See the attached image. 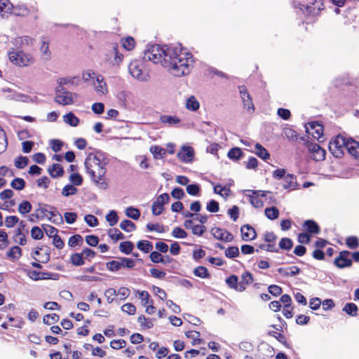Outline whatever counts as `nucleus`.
<instances>
[{"instance_id": "nucleus-29", "label": "nucleus", "mask_w": 359, "mask_h": 359, "mask_svg": "<svg viewBox=\"0 0 359 359\" xmlns=\"http://www.w3.org/2000/svg\"><path fill=\"white\" fill-rule=\"evenodd\" d=\"M255 154L261 158L266 160L269 158L270 154L268 151L260 144L257 143L255 144Z\"/></svg>"}, {"instance_id": "nucleus-12", "label": "nucleus", "mask_w": 359, "mask_h": 359, "mask_svg": "<svg viewBox=\"0 0 359 359\" xmlns=\"http://www.w3.org/2000/svg\"><path fill=\"white\" fill-rule=\"evenodd\" d=\"M107 56L109 59H111L113 57L115 64L118 65L122 62L123 55L118 52V45L117 43H112L109 46Z\"/></svg>"}, {"instance_id": "nucleus-46", "label": "nucleus", "mask_w": 359, "mask_h": 359, "mask_svg": "<svg viewBox=\"0 0 359 359\" xmlns=\"http://www.w3.org/2000/svg\"><path fill=\"white\" fill-rule=\"evenodd\" d=\"M70 262L74 266H81L84 264V259L83 254L74 253L70 257Z\"/></svg>"}, {"instance_id": "nucleus-61", "label": "nucleus", "mask_w": 359, "mask_h": 359, "mask_svg": "<svg viewBox=\"0 0 359 359\" xmlns=\"http://www.w3.org/2000/svg\"><path fill=\"white\" fill-rule=\"evenodd\" d=\"M150 151L154 154L155 158H163L166 154L165 149L159 146L151 147Z\"/></svg>"}, {"instance_id": "nucleus-63", "label": "nucleus", "mask_w": 359, "mask_h": 359, "mask_svg": "<svg viewBox=\"0 0 359 359\" xmlns=\"http://www.w3.org/2000/svg\"><path fill=\"white\" fill-rule=\"evenodd\" d=\"M77 192V189L72 184H67L64 187L62 190V194L64 196H69L71 195H74Z\"/></svg>"}, {"instance_id": "nucleus-22", "label": "nucleus", "mask_w": 359, "mask_h": 359, "mask_svg": "<svg viewBox=\"0 0 359 359\" xmlns=\"http://www.w3.org/2000/svg\"><path fill=\"white\" fill-rule=\"evenodd\" d=\"M48 172L53 178L62 177L65 172L62 166L58 163H54L49 166Z\"/></svg>"}, {"instance_id": "nucleus-17", "label": "nucleus", "mask_w": 359, "mask_h": 359, "mask_svg": "<svg viewBox=\"0 0 359 359\" xmlns=\"http://www.w3.org/2000/svg\"><path fill=\"white\" fill-rule=\"evenodd\" d=\"M254 280L253 276L250 271H245L241 276L239 282L238 292H243L247 287L250 285Z\"/></svg>"}, {"instance_id": "nucleus-11", "label": "nucleus", "mask_w": 359, "mask_h": 359, "mask_svg": "<svg viewBox=\"0 0 359 359\" xmlns=\"http://www.w3.org/2000/svg\"><path fill=\"white\" fill-rule=\"evenodd\" d=\"M240 94L241 97L243 100V106L244 107L249 111V112H254L255 111V106L252 102V99L247 90L246 87L245 86H242L239 87Z\"/></svg>"}, {"instance_id": "nucleus-52", "label": "nucleus", "mask_w": 359, "mask_h": 359, "mask_svg": "<svg viewBox=\"0 0 359 359\" xmlns=\"http://www.w3.org/2000/svg\"><path fill=\"white\" fill-rule=\"evenodd\" d=\"M106 220L109 222L110 226H114L118 221V217L115 210H110L106 216Z\"/></svg>"}, {"instance_id": "nucleus-25", "label": "nucleus", "mask_w": 359, "mask_h": 359, "mask_svg": "<svg viewBox=\"0 0 359 359\" xmlns=\"http://www.w3.org/2000/svg\"><path fill=\"white\" fill-rule=\"evenodd\" d=\"M277 236L273 232H266L264 234V241L268 245H273V252H278V248L276 247Z\"/></svg>"}, {"instance_id": "nucleus-34", "label": "nucleus", "mask_w": 359, "mask_h": 359, "mask_svg": "<svg viewBox=\"0 0 359 359\" xmlns=\"http://www.w3.org/2000/svg\"><path fill=\"white\" fill-rule=\"evenodd\" d=\"M226 283L230 288L238 292L239 282L237 276L231 275L226 279Z\"/></svg>"}, {"instance_id": "nucleus-5", "label": "nucleus", "mask_w": 359, "mask_h": 359, "mask_svg": "<svg viewBox=\"0 0 359 359\" xmlns=\"http://www.w3.org/2000/svg\"><path fill=\"white\" fill-rule=\"evenodd\" d=\"M166 47L157 44L150 46L144 53V59L154 64L161 63L163 66Z\"/></svg>"}, {"instance_id": "nucleus-8", "label": "nucleus", "mask_w": 359, "mask_h": 359, "mask_svg": "<svg viewBox=\"0 0 359 359\" xmlns=\"http://www.w3.org/2000/svg\"><path fill=\"white\" fill-rule=\"evenodd\" d=\"M210 233L215 239L226 243L231 242L234 238L231 232L219 227H212Z\"/></svg>"}, {"instance_id": "nucleus-18", "label": "nucleus", "mask_w": 359, "mask_h": 359, "mask_svg": "<svg viewBox=\"0 0 359 359\" xmlns=\"http://www.w3.org/2000/svg\"><path fill=\"white\" fill-rule=\"evenodd\" d=\"M252 195H250V201L251 204L255 208H261L263 206V202L259 196L265 197L266 191H251Z\"/></svg>"}, {"instance_id": "nucleus-2", "label": "nucleus", "mask_w": 359, "mask_h": 359, "mask_svg": "<svg viewBox=\"0 0 359 359\" xmlns=\"http://www.w3.org/2000/svg\"><path fill=\"white\" fill-rule=\"evenodd\" d=\"M84 164L90 179L96 184L100 183L106 173L105 163L97 155L90 153Z\"/></svg>"}, {"instance_id": "nucleus-40", "label": "nucleus", "mask_w": 359, "mask_h": 359, "mask_svg": "<svg viewBox=\"0 0 359 359\" xmlns=\"http://www.w3.org/2000/svg\"><path fill=\"white\" fill-rule=\"evenodd\" d=\"M6 255L11 259H18L22 255L21 248L19 246H13L7 252Z\"/></svg>"}, {"instance_id": "nucleus-49", "label": "nucleus", "mask_w": 359, "mask_h": 359, "mask_svg": "<svg viewBox=\"0 0 359 359\" xmlns=\"http://www.w3.org/2000/svg\"><path fill=\"white\" fill-rule=\"evenodd\" d=\"M126 215L127 217L134 220H137L140 218V212L137 208L133 207H128L126 210Z\"/></svg>"}, {"instance_id": "nucleus-62", "label": "nucleus", "mask_w": 359, "mask_h": 359, "mask_svg": "<svg viewBox=\"0 0 359 359\" xmlns=\"http://www.w3.org/2000/svg\"><path fill=\"white\" fill-rule=\"evenodd\" d=\"M239 255V249L236 246H230L225 251V256L228 258H234Z\"/></svg>"}, {"instance_id": "nucleus-55", "label": "nucleus", "mask_w": 359, "mask_h": 359, "mask_svg": "<svg viewBox=\"0 0 359 359\" xmlns=\"http://www.w3.org/2000/svg\"><path fill=\"white\" fill-rule=\"evenodd\" d=\"M13 240L15 243H17L21 245H24L27 243V239L25 235L22 232L20 229H18L17 233L13 236Z\"/></svg>"}, {"instance_id": "nucleus-50", "label": "nucleus", "mask_w": 359, "mask_h": 359, "mask_svg": "<svg viewBox=\"0 0 359 359\" xmlns=\"http://www.w3.org/2000/svg\"><path fill=\"white\" fill-rule=\"evenodd\" d=\"M11 186L16 190H22L25 187V182L22 178L16 177L11 182Z\"/></svg>"}, {"instance_id": "nucleus-45", "label": "nucleus", "mask_w": 359, "mask_h": 359, "mask_svg": "<svg viewBox=\"0 0 359 359\" xmlns=\"http://www.w3.org/2000/svg\"><path fill=\"white\" fill-rule=\"evenodd\" d=\"M32 208L31 203L28 201H22L18 206V212L22 215L29 213Z\"/></svg>"}, {"instance_id": "nucleus-64", "label": "nucleus", "mask_w": 359, "mask_h": 359, "mask_svg": "<svg viewBox=\"0 0 359 359\" xmlns=\"http://www.w3.org/2000/svg\"><path fill=\"white\" fill-rule=\"evenodd\" d=\"M149 258L154 263H165L163 256L158 252L153 251L150 253Z\"/></svg>"}, {"instance_id": "nucleus-37", "label": "nucleus", "mask_w": 359, "mask_h": 359, "mask_svg": "<svg viewBox=\"0 0 359 359\" xmlns=\"http://www.w3.org/2000/svg\"><path fill=\"white\" fill-rule=\"evenodd\" d=\"M83 242V237L79 234H75L69 237L68 240V245L71 248H74L77 245H81Z\"/></svg>"}, {"instance_id": "nucleus-19", "label": "nucleus", "mask_w": 359, "mask_h": 359, "mask_svg": "<svg viewBox=\"0 0 359 359\" xmlns=\"http://www.w3.org/2000/svg\"><path fill=\"white\" fill-rule=\"evenodd\" d=\"M47 219L55 224H61L63 223V219L61 214L54 207H50L49 214Z\"/></svg>"}, {"instance_id": "nucleus-32", "label": "nucleus", "mask_w": 359, "mask_h": 359, "mask_svg": "<svg viewBox=\"0 0 359 359\" xmlns=\"http://www.w3.org/2000/svg\"><path fill=\"white\" fill-rule=\"evenodd\" d=\"M160 121L163 123H167L170 126L178 124L180 119L177 116L161 115L159 118Z\"/></svg>"}, {"instance_id": "nucleus-42", "label": "nucleus", "mask_w": 359, "mask_h": 359, "mask_svg": "<svg viewBox=\"0 0 359 359\" xmlns=\"http://www.w3.org/2000/svg\"><path fill=\"white\" fill-rule=\"evenodd\" d=\"M194 274L201 278H207L210 277V273L208 269L203 266H199L194 270Z\"/></svg>"}, {"instance_id": "nucleus-15", "label": "nucleus", "mask_w": 359, "mask_h": 359, "mask_svg": "<svg viewBox=\"0 0 359 359\" xmlns=\"http://www.w3.org/2000/svg\"><path fill=\"white\" fill-rule=\"evenodd\" d=\"M242 239L245 241L255 239L257 233L255 229L249 224H245L241 227Z\"/></svg>"}, {"instance_id": "nucleus-48", "label": "nucleus", "mask_w": 359, "mask_h": 359, "mask_svg": "<svg viewBox=\"0 0 359 359\" xmlns=\"http://www.w3.org/2000/svg\"><path fill=\"white\" fill-rule=\"evenodd\" d=\"M108 235L111 239L114 240L115 241L122 240L125 238L124 235L117 228L109 229L108 231Z\"/></svg>"}, {"instance_id": "nucleus-1", "label": "nucleus", "mask_w": 359, "mask_h": 359, "mask_svg": "<svg viewBox=\"0 0 359 359\" xmlns=\"http://www.w3.org/2000/svg\"><path fill=\"white\" fill-rule=\"evenodd\" d=\"M193 56L186 49L175 46L166 47L163 66L175 76L187 75L192 67Z\"/></svg>"}, {"instance_id": "nucleus-14", "label": "nucleus", "mask_w": 359, "mask_h": 359, "mask_svg": "<svg viewBox=\"0 0 359 359\" xmlns=\"http://www.w3.org/2000/svg\"><path fill=\"white\" fill-rule=\"evenodd\" d=\"M352 265L351 252L344 250L338 255V268L349 267Z\"/></svg>"}, {"instance_id": "nucleus-41", "label": "nucleus", "mask_w": 359, "mask_h": 359, "mask_svg": "<svg viewBox=\"0 0 359 359\" xmlns=\"http://www.w3.org/2000/svg\"><path fill=\"white\" fill-rule=\"evenodd\" d=\"M134 248L133 243L131 241H123L119 245V250L121 252L129 255Z\"/></svg>"}, {"instance_id": "nucleus-20", "label": "nucleus", "mask_w": 359, "mask_h": 359, "mask_svg": "<svg viewBox=\"0 0 359 359\" xmlns=\"http://www.w3.org/2000/svg\"><path fill=\"white\" fill-rule=\"evenodd\" d=\"M278 272L283 276H294L299 274L301 269L297 266L280 267L278 269Z\"/></svg>"}, {"instance_id": "nucleus-6", "label": "nucleus", "mask_w": 359, "mask_h": 359, "mask_svg": "<svg viewBox=\"0 0 359 359\" xmlns=\"http://www.w3.org/2000/svg\"><path fill=\"white\" fill-rule=\"evenodd\" d=\"M128 70L134 78L140 81H146L149 76L148 71L144 67V62L140 60L132 61L128 66Z\"/></svg>"}, {"instance_id": "nucleus-7", "label": "nucleus", "mask_w": 359, "mask_h": 359, "mask_svg": "<svg viewBox=\"0 0 359 359\" xmlns=\"http://www.w3.org/2000/svg\"><path fill=\"white\" fill-rule=\"evenodd\" d=\"M323 126L318 122H310L306 125V133L319 142H323Z\"/></svg>"}, {"instance_id": "nucleus-39", "label": "nucleus", "mask_w": 359, "mask_h": 359, "mask_svg": "<svg viewBox=\"0 0 359 359\" xmlns=\"http://www.w3.org/2000/svg\"><path fill=\"white\" fill-rule=\"evenodd\" d=\"M12 4L9 0H0V14L4 16L11 12Z\"/></svg>"}, {"instance_id": "nucleus-59", "label": "nucleus", "mask_w": 359, "mask_h": 359, "mask_svg": "<svg viewBox=\"0 0 359 359\" xmlns=\"http://www.w3.org/2000/svg\"><path fill=\"white\" fill-rule=\"evenodd\" d=\"M139 298L141 299L144 306L149 304H153V300L150 299V294L147 291L143 290L139 292Z\"/></svg>"}, {"instance_id": "nucleus-28", "label": "nucleus", "mask_w": 359, "mask_h": 359, "mask_svg": "<svg viewBox=\"0 0 359 359\" xmlns=\"http://www.w3.org/2000/svg\"><path fill=\"white\" fill-rule=\"evenodd\" d=\"M49 43L50 42L46 39V38H43L41 41V44L40 46V50L42 53L43 58L46 60H48L50 58L51 53L49 50Z\"/></svg>"}, {"instance_id": "nucleus-13", "label": "nucleus", "mask_w": 359, "mask_h": 359, "mask_svg": "<svg viewBox=\"0 0 359 359\" xmlns=\"http://www.w3.org/2000/svg\"><path fill=\"white\" fill-rule=\"evenodd\" d=\"M324 8L323 0H314L305 6L306 11L311 15H316Z\"/></svg>"}, {"instance_id": "nucleus-31", "label": "nucleus", "mask_w": 359, "mask_h": 359, "mask_svg": "<svg viewBox=\"0 0 359 359\" xmlns=\"http://www.w3.org/2000/svg\"><path fill=\"white\" fill-rule=\"evenodd\" d=\"M200 104L194 96L189 97L186 102V108L190 111H196L199 109Z\"/></svg>"}, {"instance_id": "nucleus-33", "label": "nucleus", "mask_w": 359, "mask_h": 359, "mask_svg": "<svg viewBox=\"0 0 359 359\" xmlns=\"http://www.w3.org/2000/svg\"><path fill=\"white\" fill-rule=\"evenodd\" d=\"M264 214H265V216L269 219L273 220L278 217L279 210L276 207L273 206L271 208H266L264 210Z\"/></svg>"}, {"instance_id": "nucleus-26", "label": "nucleus", "mask_w": 359, "mask_h": 359, "mask_svg": "<svg viewBox=\"0 0 359 359\" xmlns=\"http://www.w3.org/2000/svg\"><path fill=\"white\" fill-rule=\"evenodd\" d=\"M28 276L30 278H32L34 280H39L50 278L51 273L40 272V271H36L32 270V271H29L28 272Z\"/></svg>"}, {"instance_id": "nucleus-47", "label": "nucleus", "mask_w": 359, "mask_h": 359, "mask_svg": "<svg viewBox=\"0 0 359 359\" xmlns=\"http://www.w3.org/2000/svg\"><path fill=\"white\" fill-rule=\"evenodd\" d=\"M243 154V152L241 149L238 147H233L229 151L227 156L230 159L238 160Z\"/></svg>"}, {"instance_id": "nucleus-24", "label": "nucleus", "mask_w": 359, "mask_h": 359, "mask_svg": "<svg viewBox=\"0 0 359 359\" xmlns=\"http://www.w3.org/2000/svg\"><path fill=\"white\" fill-rule=\"evenodd\" d=\"M341 85L349 86L351 89L359 87V81L349 78L348 74H344L340 77Z\"/></svg>"}, {"instance_id": "nucleus-44", "label": "nucleus", "mask_w": 359, "mask_h": 359, "mask_svg": "<svg viewBox=\"0 0 359 359\" xmlns=\"http://www.w3.org/2000/svg\"><path fill=\"white\" fill-rule=\"evenodd\" d=\"M16 44H18L20 47L24 46H32L33 44L34 39L28 36H22L18 37L15 39Z\"/></svg>"}, {"instance_id": "nucleus-3", "label": "nucleus", "mask_w": 359, "mask_h": 359, "mask_svg": "<svg viewBox=\"0 0 359 359\" xmlns=\"http://www.w3.org/2000/svg\"><path fill=\"white\" fill-rule=\"evenodd\" d=\"M8 56L13 65L20 67H29L35 62V59L31 53L13 48L9 50Z\"/></svg>"}, {"instance_id": "nucleus-36", "label": "nucleus", "mask_w": 359, "mask_h": 359, "mask_svg": "<svg viewBox=\"0 0 359 359\" xmlns=\"http://www.w3.org/2000/svg\"><path fill=\"white\" fill-rule=\"evenodd\" d=\"M120 228L126 232H131L136 229V225L132 221L124 219L120 223Z\"/></svg>"}, {"instance_id": "nucleus-43", "label": "nucleus", "mask_w": 359, "mask_h": 359, "mask_svg": "<svg viewBox=\"0 0 359 359\" xmlns=\"http://www.w3.org/2000/svg\"><path fill=\"white\" fill-rule=\"evenodd\" d=\"M123 47L127 50H133L135 46V41L132 36H127L121 40Z\"/></svg>"}, {"instance_id": "nucleus-30", "label": "nucleus", "mask_w": 359, "mask_h": 359, "mask_svg": "<svg viewBox=\"0 0 359 359\" xmlns=\"http://www.w3.org/2000/svg\"><path fill=\"white\" fill-rule=\"evenodd\" d=\"M268 334L269 336L273 337L276 338L279 342L283 344L285 347L290 348V344L287 341V339L284 334L282 333L278 332L276 331H269Z\"/></svg>"}, {"instance_id": "nucleus-9", "label": "nucleus", "mask_w": 359, "mask_h": 359, "mask_svg": "<svg viewBox=\"0 0 359 359\" xmlns=\"http://www.w3.org/2000/svg\"><path fill=\"white\" fill-rule=\"evenodd\" d=\"M55 101L62 105L71 104L73 103L72 93L62 87L60 90H56Z\"/></svg>"}, {"instance_id": "nucleus-60", "label": "nucleus", "mask_w": 359, "mask_h": 359, "mask_svg": "<svg viewBox=\"0 0 359 359\" xmlns=\"http://www.w3.org/2000/svg\"><path fill=\"white\" fill-rule=\"evenodd\" d=\"M146 226L147 230L149 231H155L160 233L165 231V228L162 224L148 223Z\"/></svg>"}, {"instance_id": "nucleus-58", "label": "nucleus", "mask_w": 359, "mask_h": 359, "mask_svg": "<svg viewBox=\"0 0 359 359\" xmlns=\"http://www.w3.org/2000/svg\"><path fill=\"white\" fill-rule=\"evenodd\" d=\"M325 150L320 147L319 151L318 150L311 153V156L310 158L316 161H323L325 159Z\"/></svg>"}, {"instance_id": "nucleus-53", "label": "nucleus", "mask_w": 359, "mask_h": 359, "mask_svg": "<svg viewBox=\"0 0 359 359\" xmlns=\"http://www.w3.org/2000/svg\"><path fill=\"white\" fill-rule=\"evenodd\" d=\"M343 311L351 316H355L357 315L358 307L354 303H346Z\"/></svg>"}, {"instance_id": "nucleus-38", "label": "nucleus", "mask_w": 359, "mask_h": 359, "mask_svg": "<svg viewBox=\"0 0 359 359\" xmlns=\"http://www.w3.org/2000/svg\"><path fill=\"white\" fill-rule=\"evenodd\" d=\"M137 247L143 252L148 253L152 250L153 245L150 241L142 240L137 243Z\"/></svg>"}, {"instance_id": "nucleus-10", "label": "nucleus", "mask_w": 359, "mask_h": 359, "mask_svg": "<svg viewBox=\"0 0 359 359\" xmlns=\"http://www.w3.org/2000/svg\"><path fill=\"white\" fill-rule=\"evenodd\" d=\"M32 257L38 262H48L50 260V248L45 245L38 247L33 252Z\"/></svg>"}, {"instance_id": "nucleus-23", "label": "nucleus", "mask_w": 359, "mask_h": 359, "mask_svg": "<svg viewBox=\"0 0 359 359\" xmlns=\"http://www.w3.org/2000/svg\"><path fill=\"white\" fill-rule=\"evenodd\" d=\"M48 208L50 207L46 204L39 205V208L35 210V212L32 214V217H35V219H43L45 217H48L49 214V210Z\"/></svg>"}, {"instance_id": "nucleus-56", "label": "nucleus", "mask_w": 359, "mask_h": 359, "mask_svg": "<svg viewBox=\"0 0 359 359\" xmlns=\"http://www.w3.org/2000/svg\"><path fill=\"white\" fill-rule=\"evenodd\" d=\"M214 191L215 194L226 198L229 196L230 189L226 187H222L220 184H217L214 187Z\"/></svg>"}, {"instance_id": "nucleus-21", "label": "nucleus", "mask_w": 359, "mask_h": 359, "mask_svg": "<svg viewBox=\"0 0 359 359\" xmlns=\"http://www.w3.org/2000/svg\"><path fill=\"white\" fill-rule=\"evenodd\" d=\"M180 159L184 162H191L194 157V150L191 147H183L182 151L177 154Z\"/></svg>"}, {"instance_id": "nucleus-4", "label": "nucleus", "mask_w": 359, "mask_h": 359, "mask_svg": "<svg viewBox=\"0 0 359 359\" xmlns=\"http://www.w3.org/2000/svg\"><path fill=\"white\" fill-rule=\"evenodd\" d=\"M344 150L355 158H359V142L352 138H346L338 134V158L339 154L344 155Z\"/></svg>"}, {"instance_id": "nucleus-16", "label": "nucleus", "mask_w": 359, "mask_h": 359, "mask_svg": "<svg viewBox=\"0 0 359 359\" xmlns=\"http://www.w3.org/2000/svg\"><path fill=\"white\" fill-rule=\"evenodd\" d=\"M302 228L310 235H317L320 232L319 225L313 219L306 220L302 224Z\"/></svg>"}, {"instance_id": "nucleus-54", "label": "nucleus", "mask_w": 359, "mask_h": 359, "mask_svg": "<svg viewBox=\"0 0 359 359\" xmlns=\"http://www.w3.org/2000/svg\"><path fill=\"white\" fill-rule=\"evenodd\" d=\"M279 248L290 250L293 246L292 241L287 237L283 238L279 242Z\"/></svg>"}, {"instance_id": "nucleus-51", "label": "nucleus", "mask_w": 359, "mask_h": 359, "mask_svg": "<svg viewBox=\"0 0 359 359\" xmlns=\"http://www.w3.org/2000/svg\"><path fill=\"white\" fill-rule=\"evenodd\" d=\"M60 317L56 313H51L45 315L43 318V321L46 325H50L51 324L58 322Z\"/></svg>"}, {"instance_id": "nucleus-35", "label": "nucleus", "mask_w": 359, "mask_h": 359, "mask_svg": "<svg viewBox=\"0 0 359 359\" xmlns=\"http://www.w3.org/2000/svg\"><path fill=\"white\" fill-rule=\"evenodd\" d=\"M64 121L71 126L76 127L79 123V119L72 112H69L64 116Z\"/></svg>"}, {"instance_id": "nucleus-27", "label": "nucleus", "mask_w": 359, "mask_h": 359, "mask_svg": "<svg viewBox=\"0 0 359 359\" xmlns=\"http://www.w3.org/2000/svg\"><path fill=\"white\" fill-rule=\"evenodd\" d=\"M185 336L192 339L191 344L193 346L200 344L203 342V340L200 338L201 333L198 331L191 330L185 332Z\"/></svg>"}, {"instance_id": "nucleus-57", "label": "nucleus", "mask_w": 359, "mask_h": 359, "mask_svg": "<svg viewBox=\"0 0 359 359\" xmlns=\"http://www.w3.org/2000/svg\"><path fill=\"white\" fill-rule=\"evenodd\" d=\"M29 159L26 156H18L15 160V166L17 168L22 169L26 167L28 164Z\"/></svg>"}]
</instances>
